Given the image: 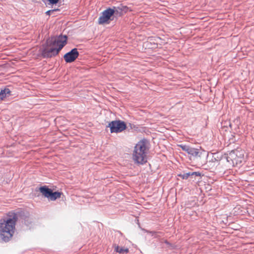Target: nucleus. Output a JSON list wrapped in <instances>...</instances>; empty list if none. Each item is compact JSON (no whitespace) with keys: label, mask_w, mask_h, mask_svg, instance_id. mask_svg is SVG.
Segmentation results:
<instances>
[{"label":"nucleus","mask_w":254,"mask_h":254,"mask_svg":"<svg viewBox=\"0 0 254 254\" xmlns=\"http://www.w3.org/2000/svg\"><path fill=\"white\" fill-rule=\"evenodd\" d=\"M17 216L13 213L10 217L3 219L0 222V237L4 242L8 241L12 237L15 229Z\"/></svg>","instance_id":"2"},{"label":"nucleus","mask_w":254,"mask_h":254,"mask_svg":"<svg viewBox=\"0 0 254 254\" xmlns=\"http://www.w3.org/2000/svg\"><path fill=\"white\" fill-rule=\"evenodd\" d=\"M179 146L181 148L183 151L186 152L190 156V158H192L193 159L200 158L203 152V151L200 149L193 148L186 144H180Z\"/></svg>","instance_id":"6"},{"label":"nucleus","mask_w":254,"mask_h":254,"mask_svg":"<svg viewBox=\"0 0 254 254\" xmlns=\"http://www.w3.org/2000/svg\"><path fill=\"white\" fill-rule=\"evenodd\" d=\"M61 192L58 191L53 192V191L51 190L49 199L52 201H54L56 199L60 198L61 196Z\"/></svg>","instance_id":"11"},{"label":"nucleus","mask_w":254,"mask_h":254,"mask_svg":"<svg viewBox=\"0 0 254 254\" xmlns=\"http://www.w3.org/2000/svg\"><path fill=\"white\" fill-rule=\"evenodd\" d=\"M79 56V53L76 48L72 49L70 52L65 54L64 58L65 61L67 63L74 62Z\"/></svg>","instance_id":"8"},{"label":"nucleus","mask_w":254,"mask_h":254,"mask_svg":"<svg viewBox=\"0 0 254 254\" xmlns=\"http://www.w3.org/2000/svg\"><path fill=\"white\" fill-rule=\"evenodd\" d=\"M10 90L8 88H4L0 91V100H2L7 95H10Z\"/></svg>","instance_id":"12"},{"label":"nucleus","mask_w":254,"mask_h":254,"mask_svg":"<svg viewBox=\"0 0 254 254\" xmlns=\"http://www.w3.org/2000/svg\"><path fill=\"white\" fill-rule=\"evenodd\" d=\"M108 127L110 128L111 133L121 132L124 130L127 127L125 122L120 120L112 121L109 124Z\"/></svg>","instance_id":"7"},{"label":"nucleus","mask_w":254,"mask_h":254,"mask_svg":"<svg viewBox=\"0 0 254 254\" xmlns=\"http://www.w3.org/2000/svg\"><path fill=\"white\" fill-rule=\"evenodd\" d=\"M127 7L126 6L121 7H113L112 8H108L104 10L101 15L98 19V22L100 24L107 23L109 20H112V17L115 14H122L123 11L126 12Z\"/></svg>","instance_id":"4"},{"label":"nucleus","mask_w":254,"mask_h":254,"mask_svg":"<svg viewBox=\"0 0 254 254\" xmlns=\"http://www.w3.org/2000/svg\"><path fill=\"white\" fill-rule=\"evenodd\" d=\"M149 150V143L146 140L139 141L135 146L132 154L133 161L140 164L147 162V154Z\"/></svg>","instance_id":"3"},{"label":"nucleus","mask_w":254,"mask_h":254,"mask_svg":"<svg viewBox=\"0 0 254 254\" xmlns=\"http://www.w3.org/2000/svg\"><path fill=\"white\" fill-rule=\"evenodd\" d=\"M51 4H54L58 3L59 0H48Z\"/></svg>","instance_id":"14"},{"label":"nucleus","mask_w":254,"mask_h":254,"mask_svg":"<svg viewBox=\"0 0 254 254\" xmlns=\"http://www.w3.org/2000/svg\"><path fill=\"white\" fill-rule=\"evenodd\" d=\"M53 11H54V10H48V11H47L46 12V14H47V15H50V14H51V12H53Z\"/></svg>","instance_id":"15"},{"label":"nucleus","mask_w":254,"mask_h":254,"mask_svg":"<svg viewBox=\"0 0 254 254\" xmlns=\"http://www.w3.org/2000/svg\"><path fill=\"white\" fill-rule=\"evenodd\" d=\"M244 160V151L235 150L231 151L227 156L228 162H232L233 165H240Z\"/></svg>","instance_id":"5"},{"label":"nucleus","mask_w":254,"mask_h":254,"mask_svg":"<svg viewBox=\"0 0 254 254\" xmlns=\"http://www.w3.org/2000/svg\"><path fill=\"white\" fill-rule=\"evenodd\" d=\"M183 179H187L189 178L193 179L195 177L200 176V174L197 172L185 173L179 175Z\"/></svg>","instance_id":"9"},{"label":"nucleus","mask_w":254,"mask_h":254,"mask_svg":"<svg viewBox=\"0 0 254 254\" xmlns=\"http://www.w3.org/2000/svg\"><path fill=\"white\" fill-rule=\"evenodd\" d=\"M115 250L117 252L122 254H127L128 252V249L120 247L119 246H117L115 248Z\"/></svg>","instance_id":"13"},{"label":"nucleus","mask_w":254,"mask_h":254,"mask_svg":"<svg viewBox=\"0 0 254 254\" xmlns=\"http://www.w3.org/2000/svg\"><path fill=\"white\" fill-rule=\"evenodd\" d=\"M67 38L65 35H60L47 39L46 44L43 46L42 52L43 56L51 58L57 55L66 44Z\"/></svg>","instance_id":"1"},{"label":"nucleus","mask_w":254,"mask_h":254,"mask_svg":"<svg viewBox=\"0 0 254 254\" xmlns=\"http://www.w3.org/2000/svg\"><path fill=\"white\" fill-rule=\"evenodd\" d=\"M39 190L45 197L49 198L52 190L46 186H43L39 188Z\"/></svg>","instance_id":"10"}]
</instances>
